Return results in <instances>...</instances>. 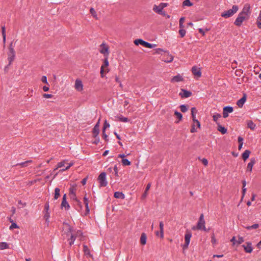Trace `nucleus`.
Segmentation results:
<instances>
[{"label": "nucleus", "instance_id": "11", "mask_svg": "<svg viewBox=\"0 0 261 261\" xmlns=\"http://www.w3.org/2000/svg\"><path fill=\"white\" fill-rule=\"evenodd\" d=\"M250 5L248 4H246L244 5L243 9L240 13L246 17V16H248L250 14L251 12H250Z\"/></svg>", "mask_w": 261, "mask_h": 261}, {"label": "nucleus", "instance_id": "61", "mask_svg": "<svg viewBox=\"0 0 261 261\" xmlns=\"http://www.w3.org/2000/svg\"><path fill=\"white\" fill-rule=\"evenodd\" d=\"M88 179V176H87L86 177H85L84 179H82L81 183L83 185H85L87 182Z\"/></svg>", "mask_w": 261, "mask_h": 261}, {"label": "nucleus", "instance_id": "62", "mask_svg": "<svg viewBox=\"0 0 261 261\" xmlns=\"http://www.w3.org/2000/svg\"><path fill=\"white\" fill-rule=\"evenodd\" d=\"M114 196H124L122 192H116L114 193Z\"/></svg>", "mask_w": 261, "mask_h": 261}, {"label": "nucleus", "instance_id": "41", "mask_svg": "<svg viewBox=\"0 0 261 261\" xmlns=\"http://www.w3.org/2000/svg\"><path fill=\"white\" fill-rule=\"evenodd\" d=\"M90 12L93 17L97 19V14L94 8H91L90 9Z\"/></svg>", "mask_w": 261, "mask_h": 261}, {"label": "nucleus", "instance_id": "39", "mask_svg": "<svg viewBox=\"0 0 261 261\" xmlns=\"http://www.w3.org/2000/svg\"><path fill=\"white\" fill-rule=\"evenodd\" d=\"M193 4L190 2V0H185L182 2V6H192Z\"/></svg>", "mask_w": 261, "mask_h": 261}, {"label": "nucleus", "instance_id": "9", "mask_svg": "<svg viewBox=\"0 0 261 261\" xmlns=\"http://www.w3.org/2000/svg\"><path fill=\"white\" fill-rule=\"evenodd\" d=\"M197 113V110L194 107L191 108V115L192 117V120L194 122H195L196 123V125L198 127H200V123L199 121L196 119V114Z\"/></svg>", "mask_w": 261, "mask_h": 261}, {"label": "nucleus", "instance_id": "59", "mask_svg": "<svg viewBox=\"0 0 261 261\" xmlns=\"http://www.w3.org/2000/svg\"><path fill=\"white\" fill-rule=\"evenodd\" d=\"M108 135H107L106 134V131L102 130V137L106 140V141H108Z\"/></svg>", "mask_w": 261, "mask_h": 261}, {"label": "nucleus", "instance_id": "35", "mask_svg": "<svg viewBox=\"0 0 261 261\" xmlns=\"http://www.w3.org/2000/svg\"><path fill=\"white\" fill-rule=\"evenodd\" d=\"M256 24L259 29H261V11H260L259 16L257 19Z\"/></svg>", "mask_w": 261, "mask_h": 261}, {"label": "nucleus", "instance_id": "53", "mask_svg": "<svg viewBox=\"0 0 261 261\" xmlns=\"http://www.w3.org/2000/svg\"><path fill=\"white\" fill-rule=\"evenodd\" d=\"M244 241V239L243 237L239 236L238 237V240L237 241V243L238 244H241Z\"/></svg>", "mask_w": 261, "mask_h": 261}, {"label": "nucleus", "instance_id": "26", "mask_svg": "<svg viewBox=\"0 0 261 261\" xmlns=\"http://www.w3.org/2000/svg\"><path fill=\"white\" fill-rule=\"evenodd\" d=\"M140 243L142 245H145L146 243V236L145 233H142L141 234Z\"/></svg>", "mask_w": 261, "mask_h": 261}, {"label": "nucleus", "instance_id": "17", "mask_svg": "<svg viewBox=\"0 0 261 261\" xmlns=\"http://www.w3.org/2000/svg\"><path fill=\"white\" fill-rule=\"evenodd\" d=\"M246 100V94H244L243 96L237 101V105L239 108H242Z\"/></svg>", "mask_w": 261, "mask_h": 261}, {"label": "nucleus", "instance_id": "58", "mask_svg": "<svg viewBox=\"0 0 261 261\" xmlns=\"http://www.w3.org/2000/svg\"><path fill=\"white\" fill-rule=\"evenodd\" d=\"M42 96L44 98H50L53 96V95L50 94H43Z\"/></svg>", "mask_w": 261, "mask_h": 261}, {"label": "nucleus", "instance_id": "31", "mask_svg": "<svg viewBox=\"0 0 261 261\" xmlns=\"http://www.w3.org/2000/svg\"><path fill=\"white\" fill-rule=\"evenodd\" d=\"M255 124L252 121L249 120L247 122V126L251 129L253 130L255 128Z\"/></svg>", "mask_w": 261, "mask_h": 261}, {"label": "nucleus", "instance_id": "54", "mask_svg": "<svg viewBox=\"0 0 261 261\" xmlns=\"http://www.w3.org/2000/svg\"><path fill=\"white\" fill-rule=\"evenodd\" d=\"M212 240H211V242H212V243L213 244H215L217 243V240L216 239L215 237V234L214 233H213L212 235Z\"/></svg>", "mask_w": 261, "mask_h": 261}, {"label": "nucleus", "instance_id": "2", "mask_svg": "<svg viewBox=\"0 0 261 261\" xmlns=\"http://www.w3.org/2000/svg\"><path fill=\"white\" fill-rule=\"evenodd\" d=\"M193 230H206V227H205V221L204 219V215L201 214L199 217L198 222L196 226H193L192 227Z\"/></svg>", "mask_w": 261, "mask_h": 261}, {"label": "nucleus", "instance_id": "56", "mask_svg": "<svg viewBox=\"0 0 261 261\" xmlns=\"http://www.w3.org/2000/svg\"><path fill=\"white\" fill-rule=\"evenodd\" d=\"M60 190L58 188H56L55 190V195L54 196H60Z\"/></svg>", "mask_w": 261, "mask_h": 261}, {"label": "nucleus", "instance_id": "46", "mask_svg": "<svg viewBox=\"0 0 261 261\" xmlns=\"http://www.w3.org/2000/svg\"><path fill=\"white\" fill-rule=\"evenodd\" d=\"M110 127V124L109 123L107 122V120H105V122H104V124H103V128H102V130L103 131H106V129L109 127Z\"/></svg>", "mask_w": 261, "mask_h": 261}, {"label": "nucleus", "instance_id": "20", "mask_svg": "<svg viewBox=\"0 0 261 261\" xmlns=\"http://www.w3.org/2000/svg\"><path fill=\"white\" fill-rule=\"evenodd\" d=\"M146 43H147V42L141 39H137L134 41V43L136 45H138L139 44H140L144 47H145V45H146Z\"/></svg>", "mask_w": 261, "mask_h": 261}, {"label": "nucleus", "instance_id": "22", "mask_svg": "<svg viewBox=\"0 0 261 261\" xmlns=\"http://www.w3.org/2000/svg\"><path fill=\"white\" fill-rule=\"evenodd\" d=\"M76 186L72 185L70 186L69 189V194L70 195H74L76 194Z\"/></svg>", "mask_w": 261, "mask_h": 261}, {"label": "nucleus", "instance_id": "8", "mask_svg": "<svg viewBox=\"0 0 261 261\" xmlns=\"http://www.w3.org/2000/svg\"><path fill=\"white\" fill-rule=\"evenodd\" d=\"M8 60L9 61V65H11L12 63L15 59V51L14 50H12L11 48V50H9L8 53Z\"/></svg>", "mask_w": 261, "mask_h": 261}, {"label": "nucleus", "instance_id": "43", "mask_svg": "<svg viewBox=\"0 0 261 261\" xmlns=\"http://www.w3.org/2000/svg\"><path fill=\"white\" fill-rule=\"evenodd\" d=\"M179 34L181 38L184 37L185 35L186 31L184 28H179Z\"/></svg>", "mask_w": 261, "mask_h": 261}, {"label": "nucleus", "instance_id": "48", "mask_svg": "<svg viewBox=\"0 0 261 261\" xmlns=\"http://www.w3.org/2000/svg\"><path fill=\"white\" fill-rule=\"evenodd\" d=\"M221 117V115L219 114H216L213 116V120L217 122L218 119Z\"/></svg>", "mask_w": 261, "mask_h": 261}, {"label": "nucleus", "instance_id": "37", "mask_svg": "<svg viewBox=\"0 0 261 261\" xmlns=\"http://www.w3.org/2000/svg\"><path fill=\"white\" fill-rule=\"evenodd\" d=\"M121 162L123 166H129L131 164L130 162L126 159H123Z\"/></svg>", "mask_w": 261, "mask_h": 261}, {"label": "nucleus", "instance_id": "4", "mask_svg": "<svg viewBox=\"0 0 261 261\" xmlns=\"http://www.w3.org/2000/svg\"><path fill=\"white\" fill-rule=\"evenodd\" d=\"M97 180L99 183L100 187H106L107 185L106 180V174L105 172L101 173L98 177Z\"/></svg>", "mask_w": 261, "mask_h": 261}, {"label": "nucleus", "instance_id": "45", "mask_svg": "<svg viewBox=\"0 0 261 261\" xmlns=\"http://www.w3.org/2000/svg\"><path fill=\"white\" fill-rule=\"evenodd\" d=\"M180 110L182 112L185 113L188 110V107L186 105H182L180 106Z\"/></svg>", "mask_w": 261, "mask_h": 261}, {"label": "nucleus", "instance_id": "7", "mask_svg": "<svg viewBox=\"0 0 261 261\" xmlns=\"http://www.w3.org/2000/svg\"><path fill=\"white\" fill-rule=\"evenodd\" d=\"M246 16L241 14V13H239L238 16L236 18L234 24L237 26H241L242 22L244 21V20L246 19Z\"/></svg>", "mask_w": 261, "mask_h": 261}, {"label": "nucleus", "instance_id": "57", "mask_svg": "<svg viewBox=\"0 0 261 261\" xmlns=\"http://www.w3.org/2000/svg\"><path fill=\"white\" fill-rule=\"evenodd\" d=\"M49 208V204L48 202H46L44 205V210L43 212H48Z\"/></svg>", "mask_w": 261, "mask_h": 261}, {"label": "nucleus", "instance_id": "51", "mask_svg": "<svg viewBox=\"0 0 261 261\" xmlns=\"http://www.w3.org/2000/svg\"><path fill=\"white\" fill-rule=\"evenodd\" d=\"M156 46L155 44H151V43H149L148 42H147L146 45H145V47H147V48H153L154 47H155Z\"/></svg>", "mask_w": 261, "mask_h": 261}, {"label": "nucleus", "instance_id": "5", "mask_svg": "<svg viewBox=\"0 0 261 261\" xmlns=\"http://www.w3.org/2000/svg\"><path fill=\"white\" fill-rule=\"evenodd\" d=\"M167 6V3H161L159 6L154 5L153 10L158 14H162L163 9Z\"/></svg>", "mask_w": 261, "mask_h": 261}, {"label": "nucleus", "instance_id": "16", "mask_svg": "<svg viewBox=\"0 0 261 261\" xmlns=\"http://www.w3.org/2000/svg\"><path fill=\"white\" fill-rule=\"evenodd\" d=\"M173 56L169 55V53H167L164 55L163 61L165 62L170 63L173 60Z\"/></svg>", "mask_w": 261, "mask_h": 261}, {"label": "nucleus", "instance_id": "23", "mask_svg": "<svg viewBox=\"0 0 261 261\" xmlns=\"http://www.w3.org/2000/svg\"><path fill=\"white\" fill-rule=\"evenodd\" d=\"M183 80V78L181 75L179 74H178L176 76H174L173 77V78L171 80L172 82H179L180 81H182Z\"/></svg>", "mask_w": 261, "mask_h": 261}, {"label": "nucleus", "instance_id": "12", "mask_svg": "<svg viewBox=\"0 0 261 261\" xmlns=\"http://www.w3.org/2000/svg\"><path fill=\"white\" fill-rule=\"evenodd\" d=\"M109 66L108 57H106L103 61V64L102 65L100 68V75L102 77H104V68Z\"/></svg>", "mask_w": 261, "mask_h": 261}, {"label": "nucleus", "instance_id": "1", "mask_svg": "<svg viewBox=\"0 0 261 261\" xmlns=\"http://www.w3.org/2000/svg\"><path fill=\"white\" fill-rule=\"evenodd\" d=\"M64 228L67 230V236L70 237V239H69L70 242L69 244L71 246L73 244L75 240V237L72 233L73 228L67 223L64 224Z\"/></svg>", "mask_w": 261, "mask_h": 261}, {"label": "nucleus", "instance_id": "21", "mask_svg": "<svg viewBox=\"0 0 261 261\" xmlns=\"http://www.w3.org/2000/svg\"><path fill=\"white\" fill-rule=\"evenodd\" d=\"M84 203L86 207V212L84 214L85 215H87L89 212V208L88 207V200L86 197H84Z\"/></svg>", "mask_w": 261, "mask_h": 261}, {"label": "nucleus", "instance_id": "63", "mask_svg": "<svg viewBox=\"0 0 261 261\" xmlns=\"http://www.w3.org/2000/svg\"><path fill=\"white\" fill-rule=\"evenodd\" d=\"M190 132L191 133H195L196 132V129H195V125L194 124H193L192 126V127H191V129L190 130Z\"/></svg>", "mask_w": 261, "mask_h": 261}, {"label": "nucleus", "instance_id": "42", "mask_svg": "<svg viewBox=\"0 0 261 261\" xmlns=\"http://www.w3.org/2000/svg\"><path fill=\"white\" fill-rule=\"evenodd\" d=\"M185 21V17H181L179 21V28H184V23Z\"/></svg>", "mask_w": 261, "mask_h": 261}, {"label": "nucleus", "instance_id": "36", "mask_svg": "<svg viewBox=\"0 0 261 261\" xmlns=\"http://www.w3.org/2000/svg\"><path fill=\"white\" fill-rule=\"evenodd\" d=\"M32 162V160H29V161H27L25 162H22L21 163H19V164H17L16 165V166H18V165H19L21 167H26L28 166V164L29 163H31Z\"/></svg>", "mask_w": 261, "mask_h": 261}, {"label": "nucleus", "instance_id": "14", "mask_svg": "<svg viewBox=\"0 0 261 261\" xmlns=\"http://www.w3.org/2000/svg\"><path fill=\"white\" fill-rule=\"evenodd\" d=\"M191 92L187 91L184 89H181V92L179 93V95L181 96L182 98H188L191 96Z\"/></svg>", "mask_w": 261, "mask_h": 261}, {"label": "nucleus", "instance_id": "55", "mask_svg": "<svg viewBox=\"0 0 261 261\" xmlns=\"http://www.w3.org/2000/svg\"><path fill=\"white\" fill-rule=\"evenodd\" d=\"M41 80L42 82H43V83L48 84V82L47 81V77L46 76H45V75L42 76Z\"/></svg>", "mask_w": 261, "mask_h": 261}, {"label": "nucleus", "instance_id": "6", "mask_svg": "<svg viewBox=\"0 0 261 261\" xmlns=\"http://www.w3.org/2000/svg\"><path fill=\"white\" fill-rule=\"evenodd\" d=\"M100 49L99 50V52L101 54H103L105 57H108V55L109 54V46L107 45H106L105 43H102L100 45Z\"/></svg>", "mask_w": 261, "mask_h": 261}, {"label": "nucleus", "instance_id": "28", "mask_svg": "<svg viewBox=\"0 0 261 261\" xmlns=\"http://www.w3.org/2000/svg\"><path fill=\"white\" fill-rule=\"evenodd\" d=\"M191 236H192V234L190 232L187 233L185 234V243H186L187 244L190 243V239L191 238Z\"/></svg>", "mask_w": 261, "mask_h": 261}, {"label": "nucleus", "instance_id": "18", "mask_svg": "<svg viewBox=\"0 0 261 261\" xmlns=\"http://www.w3.org/2000/svg\"><path fill=\"white\" fill-rule=\"evenodd\" d=\"M256 162L255 158H252L250 160V162L248 164L247 167V171L249 172L252 171V167Z\"/></svg>", "mask_w": 261, "mask_h": 261}, {"label": "nucleus", "instance_id": "47", "mask_svg": "<svg viewBox=\"0 0 261 261\" xmlns=\"http://www.w3.org/2000/svg\"><path fill=\"white\" fill-rule=\"evenodd\" d=\"M65 164V161H63L62 162H59L57 164V167L55 169V170L58 169L59 168H61L64 166Z\"/></svg>", "mask_w": 261, "mask_h": 261}, {"label": "nucleus", "instance_id": "32", "mask_svg": "<svg viewBox=\"0 0 261 261\" xmlns=\"http://www.w3.org/2000/svg\"><path fill=\"white\" fill-rule=\"evenodd\" d=\"M99 133V129L96 128H93L92 129V134L94 138H96Z\"/></svg>", "mask_w": 261, "mask_h": 261}, {"label": "nucleus", "instance_id": "25", "mask_svg": "<svg viewBox=\"0 0 261 261\" xmlns=\"http://www.w3.org/2000/svg\"><path fill=\"white\" fill-rule=\"evenodd\" d=\"M250 154V151L249 150H246L242 154V159L244 160V161H246L249 156V154Z\"/></svg>", "mask_w": 261, "mask_h": 261}, {"label": "nucleus", "instance_id": "34", "mask_svg": "<svg viewBox=\"0 0 261 261\" xmlns=\"http://www.w3.org/2000/svg\"><path fill=\"white\" fill-rule=\"evenodd\" d=\"M246 229L249 230L251 229H257L259 227V225L258 224H254L251 226H244Z\"/></svg>", "mask_w": 261, "mask_h": 261}, {"label": "nucleus", "instance_id": "50", "mask_svg": "<svg viewBox=\"0 0 261 261\" xmlns=\"http://www.w3.org/2000/svg\"><path fill=\"white\" fill-rule=\"evenodd\" d=\"M19 226L17 225V224L15 222H13L11 225L10 226V229H13L14 228H18Z\"/></svg>", "mask_w": 261, "mask_h": 261}, {"label": "nucleus", "instance_id": "3", "mask_svg": "<svg viewBox=\"0 0 261 261\" xmlns=\"http://www.w3.org/2000/svg\"><path fill=\"white\" fill-rule=\"evenodd\" d=\"M238 10V7L233 5L232 9L225 11L221 14V16L224 18H228L232 16Z\"/></svg>", "mask_w": 261, "mask_h": 261}, {"label": "nucleus", "instance_id": "49", "mask_svg": "<svg viewBox=\"0 0 261 261\" xmlns=\"http://www.w3.org/2000/svg\"><path fill=\"white\" fill-rule=\"evenodd\" d=\"M151 187V184L148 183L146 187V189L142 196H146L147 195V191L150 189Z\"/></svg>", "mask_w": 261, "mask_h": 261}, {"label": "nucleus", "instance_id": "40", "mask_svg": "<svg viewBox=\"0 0 261 261\" xmlns=\"http://www.w3.org/2000/svg\"><path fill=\"white\" fill-rule=\"evenodd\" d=\"M120 121L123 122H127L129 121V119L127 117H124L122 115L117 117Z\"/></svg>", "mask_w": 261, "mask_h": 261}, {"label": "nucleus", "instance_id": "19", "mask_svg": "<svg viewBox=\"0 0 261 261\" xmlns=\"http://www.w3.org/2000/svg\"><path fill=\"white\" fill-rule=\"evenodd\" d=\"M66 197H63V200L61 203V207H65V209L67 210L69 209L70 206L68 202L66 201Z\"/></svg>", "mask_w": 261, "mask_h": 261}, {"label": "nucleus", "instance_id": "38", "mask_svg": "<svg viewBox=\"0 0 261 261\" xmlns=\"http://www.w3.org/2000/svg\"><path fill=\"white\" fill-rule=\"evenodd\" d=\"M223 110H224V111H226L227 113H232L233 112V109L232 107L226 106L223 108Z\"/></svg>", "mask_w": 261, "mask_h": 261}, {"label": "nucleus", "instance_id": "44", "mask_svg": "<svg viewBox=\"0 0 261 261\" xmlns=\"http://www.w3.org/2000/svg\"><path fill=\"white\" fill-rule=\"evenodd\" d=\"M174 115L177 117V118L178 119L179 121L181 120L182 119V115L180 113L176 111L174 112Z\"/></svg>", "mask_w": 261, "mask_h": 261}, {"label": "nucleus", "instance_id": "15", "mask_svg": "<svg viewBox=\"0 0 261 261\" xmlns=\"http://www.w3.org/2000/svg\"><path fill=\"white\" fill-rule=\"evenodd\" d=\"M75 89L78 91H82L83 89V85L82 82L80 80H76L75 82Z\"/></svg>", "mask_w": 261, "mask_h": 261}, {"label": "nucleus", "instance_id": "10", "mask_svg": "<svg viewBox=\"0 0 261 261\" xmlns=\"http://www.w3.org/2000/svg\"><path fill=\"white\" fill-rule=\"evenodd\" d=\"M245 252L250 253L253 250L252 243L250 242H246L245 244L242 245Z\"/></svg>", "mask_w": 261, "mask_h": 261}, {"label": "nucleus", "instance_id": "30", "mask_svg": "<svg viewBox=\"0 0 261 261\" xmlns=\"http://www.w3.org/2000/svg\"><path fill=\"white\" fill-rule=\"evenodd\" d=\"M9 248V245L6 242H0V249L4 250L8 249Z\"/></svg>", "mask_w": 261, "mask_h": 261}, {"label": "nucleus", "instance_id": "27", "mask_svg": "<svg viewBox=\"0 0 261 261\" xmlns=\"http://www.w3.org/2000/svg\"><path fill=\"white\" fill-rule=\"evenodd\" d=\"M160 237L161 238H164V224L163 222H160Z\"/></svg>", "mask_w": 261, "mask_h": 261}, {"label": "nucleus", "instance_id": "52", "mask_svg": "<svg viewBox=\"0 0 261 261\" xmlns=\"http://www.w3.org/2000/svg\"><path fill=\"white\" fill-rule=\"evenodd\" d=\"M199 160H201L202 163L204 165V166H207V164H208V161L207 159H205V158H203L202 159H200L199 158H198Z\"/></svg>", "mask_w": 261, "mask_h": 261}, {"label": "nucleus", "instance_id": "33", "mask_svg": "<svg viewBox=\"0 0 261 261\" xmlns=\"http://www.w3.org/2000/svg\"><path fill=\"white\" fill-rule=\"evenodd\" d=\"M83 251L84 252V253L86 255H89V256H92L90 253V250L88 248V247L86 245H84L83 246Z\"/></svg>", "mask_w": 261, "mask_h": 261}, {"label": "nucleus", "instance_id": "29", "mask_svg": "<svg viewBox=\"0 0 261 261\" xmlns=\"http://www.w3.org/2000/svg\"><path fill=\"white\" fill-rule=\"evenodd\" d=\"M44 213V219L45 220V222L47 223V224L49 223V218L50 217V214L49 212H43Z\"/></svg>", "mask_w": 261, "mask_h": 261}, {"label": "nucleus", "instance_id": "64", "mask_svg": "<svg viewBox=\"0 0 261 261\" xmlns=\"http://www.w3.org/2000/svg\"><path fill=\"white\" fill-rule=\"evenodd\" d=\"M238 140L239 143H243V138L242 137L239 136L238 137Z\"/></svg>", "mask_w": 261, "mask_h": 261}, {"label": "nucleus", "instance_id": "24", "mask_svg": "<svg viewBox=\"0 0 261 261\" xmlns=\"http://www.w3.org/2000/svg\"><path fill=\"white\" fill-rule=\"evenodd\" d=\"M218 124V130L222 134H225L227 133V129L223 126L222 125H221V124H220L219 123H217Z\"/></svg>", "mask_w": 261, "mask_h": 261}, {"label": "nucleus", "instance_id": "13", "mask_svg": "<svg viewBox=\"0 0 261 261\" xmlns=\"http://www.w3.org/2000/svg\"><path fill=\"white\" fill-rule=\"evenodd\" d=\"M193 74L196 76L198 77H200L201 76V72L200 69L196 66H193L191 69Z\"/></svg>", "mask_w": 261, "mask_h": 261}, {"label": "nucleus", "instance_id": "60", "mask_svg": "<svg viewBox=\"0 0 261 261\" xmlns=\"http://www.w3.org/2000/svg\"><path fill=\"white\" fill-rule=\"evenodd\" d=\"M95 138V140L92 142V143L95 144H97L99 142V138L98 136L96 138Z\"/></svg>", "mask_w": 261, "mask_h": 261}]
</instances>
